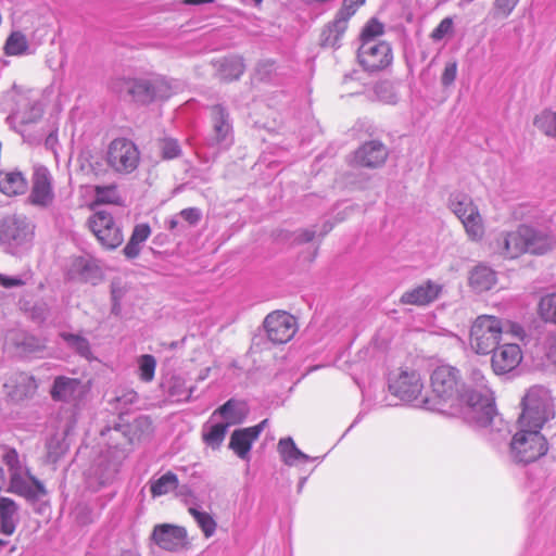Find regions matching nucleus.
I'll return each mask as SVG.
<instances>
[{"instance_id": "obj_26", "label": "nucleus", "mask_w": 556, "mask_h": 556, "mask_svg": "<svg viewBox=\"0 0 556 556\" xmlns=\"http://www.w3.org/2000/svg\"><path fill=\"white\" fill-rule=\"evenodd\" d=\"M277 451L281 462L288 467L299 466L300 464L314 460L321 462L325 458V456L312 457L305 454L296 446L291 437L281 438L277 444Z\"/></svg>"}, {"instance_id": "obj_41", "label": "nucleus", "mask_w": 556, "mask_h": 556, "mask_svg": "<svg viewBox=\"0 0 556 556\" xmlns=\"http://www.w3.org/2000/svg\"><path fill=\"white\" fill-rule=\"evenodd\" d=\"M534 125L549 137H556V112L545 110L534 118Z\"/></svg>"}, {"instance_id": "obj_14", "label": "nucleus", "mask_w": 556, "mask_h": 556, "mask_svg": "<svg viewBox=\"0 0 556 556\" xmlns=\"http://www.w3.org/2000/svg\"><path fill=\"white\" fill-rule=\"evenodd\" d=\"M431 387L435 396L453 408L463 390L458 389V370L451 366H439L431 375Z\"/></svg>"}, {"instance_id": "obj_29", "label": "nucleus", "mask_w": 556, "mask_h": 556, "mask_svg": "<svg viewBox=\"0 0 556 556\" xmlns=\"http://www.w3.org/2000/svg\"><path fill=\"white\" fill-rule=\"evenodd\" d=\"M220 80L232 81L241 77L245 70L242 58L237 55L224 56L213 61Z\"/></svg>"}, {"instance_id": "obj_54", "label": "nucleus", "mask_w": 556, "mask_h": 556, "mask_svg": "<svg viewBox=\"0 0 556 556\" xmlns=\"http://www.w3.org/2000/svg\"><path fill=\"white\" fill-rule=\"evenodd\" d=\"M177 490V496H179L186 505H188L189 507H199L198 497L188 485L178 486Z\"/></svg>"}, {"instance_id": "obj_12", "label": "nucleus", "mask_w": 556, "mask_h": 556, "mask_svg": "<svg viewBox=\"0 0 556 556\" xmlns=\"http://www.w3.org/2000/svg\"><path fill=\"white\" fill-rule=\"evenodd\" d=\"M122 466V459L116 452L102 453L92 464L86 476L87 488L93 492L111 484Z\"/></svg>"}, {"instance_id": "obj_13", "label": "nucleus", "mask_w": 556, "mask_h": 556, "mask_svg": "<svg viewBox=\"0 0 556 556\" xmlns=\"http://www.w3.org/2000/svg\"><path fill=\"white\" fill-rule=\"evenodd\" d=\"M126 88L132 100L141 104L166 100L172 96L170 86L164 78L131 79L126 83Z\"/></svg>"}, {"instance_id": "obj_16", "label": "nucleus", "mask_w": 556, "mask_h": 556, "mask_svg": "<svg viewBox=\"0 0 556 556\" xmlns=\"http://www.w3.org/2000/svg\"><path fill=\"white\" fill-rule=\"evenodd\" d=\"M54 201L53 178L43 165H35L28 202L40 208H48Z\"/></svg>"}, {"instance_id": "obj_39", "label": "nucleus", "mask_w": 556, "mask_h": 556, "mask_svg": "<svg viewBox=\"0 0 556 556\" xmlns=\"http://www.w3.org/2000/svg\"><path fill=\"white\" fill-rule=\"evenodd\" d=\"M188 511L193 517L205 538H211L214 535L217 523L208 513L202 511L199 509V507L194 506H190Z\"/></svg>"}, {"instance_id": "obj_42", "label": "nucleus", "mask_w": 556, "mask_h": 556, "mask_svg": "<svg viewBox=\"0 0 556 556\" xmlns=\"http://www.w3.org/2000/svg\"><path fill=\"white\" fill-rule=\"evenodd\" d=\"M96 202L100 204H119L121 195L116 185L96 186Z\"/></svg>"}, {"instance_id": "obj_20", "label": "nucleus", "mask_w": 556, "mask_h": 556, "mask_svg": "<svg viewBox=\"0 0 556 556\" xmlns=\"http://www.w3.org/2000/svg\"><path fill=\"white\" fill-rule=\"evenodd\" d=\"M152 540L162 549L176 552L186 545L187 531L178 526L159 525L153 530Z\"/></svg>"}, {"instance_id": "obj_57", "label": "nucleus", "mask_w": 556, "mask_h": 556, "mask_svg": "<svg viewBox=\"0 0 556 556\" xmlns=\"http://www.w3.org/2000/svg\"><path fill=\"white\" fill-rule=\"evenodd\" d=\"M142 243L130 237L129 241L125 245L123 253L128 260H134L139 256L141 252Z\"/></svg>"}, {"instance_id": "obj_49", "label": "nucleus", "mask_w": 556, "mask_h": 556, "mask_svg": "<svg viewBox=\"0 0 556 556\" xmlns=\"http://www.w3.org/2000/svg\"><path fill=\"white\" fill-rule=\"evenodd\" d=\"M457 77V62L450 61L445 64L441 75V84L444 88L452 86Z\"/></svg>"}, {"instance_id": "obj_18", "label": "nucleus", "mask_w": 556, "mask_h": 556, "mask_svg": "<svg viewBox=\"0 0 556 556\" xmlns=\"http://www.w3.org/2000/svg\"><path fill=\"white\" fill-rule=\"evenodd\" d=\"M267 424L268 419H264L255 426L235 430L230 437L229 448L232 450L239 458L249 460L252 445L258 439Z\"/></svg>"}, {"instance_id": "obj_40", "label": "nucleus", "mask_w": 556, "mask_h": 556, "mask_svg": "<svg viewBox=\"0 0 556 556\" xmlns=\"http://www.w3.org/2000/svg\"><path fill=\"white\" fill-rule=\"evenodd\" d=\"M16 345L20 349V352L27 357H37L46 349L43 340L29 334L24 336L22 341L17 342Z\"/></svg>"}, {"instance_id": "obj_38", "label": "nucleus", "mask_w": 556, "mask_h": 556, "mask_svg": "<svg viewBox=\"0 0 556 556\" xmlns=\"http://www.w3.org/2000/svg\"><path fill=\"white\" fill-rule=\"evenodd\" d=\"M61 339L65 342L66 346L73 350L79 356L90 359L92 356L91 346L87 338L77 334L71 333L67 331H62L60 333Z\"/></svg>"}, {"instance_id": "obj_30", "label": "nucleus", "mask_w": 556, "mask_h": 556, "mask_svg": "<svg viewBox=\"0 0 556 556\" xmlns=\"http://www.w3.org/2000/svg\"><path fill=\"white\" fill-rule=\"evenodd\" d=\"M248 414L247 404L242 401L230 399L213 412V418L220 417L224 424H241Z\"/></svg>"}, {"instance_id": "obj_1", "label": "nucleus", "mask_w": 556, "mask_h": 556, "mask_svg": "<svg viewBox=\"0 0 556 556\" xmlns=\"http://www.w3.org/2000/svg\"><path fill=\"white\" fill-rule=\"evenodd\" d=\"M1 458L8 466L10 472L9 490L23 496L34 507L35 513L45 515L49 511L50 505L45 500L47 489L41 481L31 475L30 470L24 466L15 448L3 447Z\"/></svg>"}, {"instance_id": "obj_53", "label": "nucleus", "mask_w": 556, "mask_h": 556, "mask_svg": "<svg viewBox=\"0 0 556 556\" xmlns=\"http://www.w3.org/2000/svg\"><path fill=\"white\" fill-rule=\"evenodd\" d=\"M489 388L481 370L472 369L470 374V383L466 384L463 390H480Z\"/></svg>"}, {"instance_id": "obj_47", "label": "nucleus", "mask_w": 556, "mask_h": 556, "mask_svg": "<svg viewBox=\"0 0 556 556\" xmlns=\"http://www.w3.org/2000/svg\"><path fill=\"white\" fill-rule=\"evenodd\" d=\"M156 368L155 357L150 354H143L138 358L139 377L144 382H150L154 378Z\"/></svg>"}, {"instance_id": "obj_7", "label": "nucleus", "mask_w": 556, "mask_h": 556, "mask_svg": "<svg viewBox=\"0 0 556 556\" xmlns=\"http://www.w3.org/2000/svg\"><path fill=\"white\" fill-rule=\"evenodd\" d=\"M503 332L502 319L491 315L478 316L470 328V346L477 354H489L498 345Z\"/></svg>"}, {"instance_id": "obj_4", "label": "nucleus", "mask_w": 556, "mask_h": 556, "mask_svg": "<svg viewBox=\"0 0 556 556\" xmlns=\"http://www.w3.org/2000/svg\"><path fill=\"white\" fill-rule=\"evenodd\" d=\"M555 415L551 392L542 387H531L521 401V414L518 427L542 429L544 424Z\"/></svg>"}, {"instance_id": "obj_36", "label": "nucleus", "mask_w": 556, "mask_h": 556, "mask_svg": "<svg viewBox=\"0 0 556 556\" xmlns=\"http://www.w3.org/2000/svg\"><path fill=\"white\" fill-rule=\"evenodd\" d=\"M29 37H7L4 52L7 55L23 56L36 52L40 42L28 40Z\"/></svg>"}, {"instance_id": "obj_58", "label": "nucleus", "mask_w": 556, "mask_h": 556, "mask_svg": "<svg viewBox=\"0 0 556 556\" xmlns=\"http://www.w3.org/2000/svg\"><path fill=\"white\" fill-rule=\"evenodd\" d=\"M142 243L130 237L129 241L125 245L123 253L128 260H134L139 256L141 252Z\"/></svg>"}, {"instance_id": "obj_64", "label": "nucleus", "mask_w": 556, "mask_h": 556, "mask_svg": "<svg viewBox=\"0 0 556 556\" xmlns=\"http://www.w3.org/2000/svg\"><path fill=\"white\" fill-rule=\"evenodd\" d=\"M215 0H182L181 3L186 5H202L213 3Z\"/></svg>"}, {"instance_id": "obj_50", "label": "nucleus", "mask_w": 556, "mask_h": 556, "mask_svg": "<svg viewBox=\"0 0 556 556\" xmlns=\"http://www.w3.org/2000/svg\"><path fill=\"white\" fill-rule=\"evenodd\" d=\"M194 387L184 389L178 382H175L169 388L170 396L176 397L178 402H189L192 397Z\"/></svg>"}, {"instance_id": "obj_63", "label": "nucleus", "mask_w": 556, "mask_h": 556, "mask_svg": "<svg viewBox=\"0 0 556 556\" xmlns=\"http://www.w3.org/2000/svg\"><path fill=\"white\" fill-rule=\"evenodd\" d=\"M180 217L177 215L172 216L167 223L166 228L170 231H176V233H182L185 231V227L180 224Z\"/></svg>"}, {"instance_id": "obj_60", "label": "nucleus", "mask_w": 556, "mask_h": 556, "mask_svg": "<svg viewBox=\"0 0 556 556\" xmlns=\"http://www.w3.org/2000/svg\"><path fill=\"white\" fill-rule=\"evenodd\" d=\"M453 18L445 17L441 21L438 27L432 31L431 35H450L453 31Z\"/></svg>"}, {"instance_id": "obj_55", "label": "nucleus", "mask_w": 556, "mask_h": 556, "mask_svg": "<svg viewBox=\"0 0 556 556\" xmlns=\"http://www.w3.org/2000/svg\"><path fill=\"white\" fill-rule=\"evenodd\" d=\"M384 33V26L383 24L378 21L376 17L370 18L364 28L362 29L359 35H383Z\"/></svg>"}, {"instance_id": "obj_32", "label": "nucleus", "mask_w": 556, "mask_h": 556, "mask_svg": "<svg viewBox=\"0 0 556 556\" xmlns=\"http://www.w3.org/2000/svg\"><path fill=\"white\" fill-rule=\"evenodd\" d=\"M527 229L530 231V235L526 236L527 252L532 254H544L552 249L554 238L547 230L528 225Z\"/></svg>"}, {"instance_id": "obj_3", "label": "nucleus", "mask_w": 556, "mask_h": 556, "mask_svg": "<svg viewBox=\"0 0 556 556\" xmlns=\"http://www.w3.org/2000/svg\"><path fill=\"white\" fill-rule=\"evenodd\" d=\"M388 388L392 395L406 404L429 410L440 409L437 403L422 394L424 382L415 369L399 368L391 371Z\"/></svg>"}, {"instance_id": "obj_51", "label": "nucleus", "mask_w": 556, "mask_h": 556, "mask_svg": "<svg viewBox=\"0 0 556 556\" xmlns=\"http://www.w3.org/2000/svg\"><path fill=\"white\" fill-rule=\"evenodd\" d=\"M178 216L189 226H195L202 218V212L198 207H187L181 210Z\"/></svg>"}, {"instance_id": "obj_5", "label": "nucleus", "mask_w": 556, "mask_h": 556, "mask_svg": "<svg viewBox=\"0 0 556 556\" xmlns=\"http://www.w3.org/2000/svg\"><path fill=\"white\" fill-rule=\"evenodd\" d=\"M34 229L26 216L8 215L0 224V244L7 253L21 256L31 248Z\"/></svg>"}, {"instance_id": "obj_28", "label": "nucleus", "mask_w": 556, "mask_h": 556, "mask_svg": "<svg viewBox=\"0 0 556 556\" xmlns=\"http://www.w3.org/2000/svg\"><path fill=\"white\" fill-rule=\"evenodd\" d=\"M366 0H343L342 8L334 20L327 25L329 35H343L348 29L349 20Z\"/></svg>"}, {"instance_id": "obj_56", "label": "nucleus", "mask_w": 556, "mask_h": 556, "mask_svg": "<svg viewBox=\"0 0 556 556\" xmlns=\"http://www.w3.org/2000/svg\"><path fill=\"white\" fill-rule=\"evenodd\" d=\"M150 235H151L150 226L146 223H142V224H137L134 227V230H132V233L130 237L143 244L148 240Z\"/></svg>"}, {"instance_id": "obj_25", "label": "nucleus", "mask_w": 556, "mask_h": 556, "mask_svg": "<svg viewBox=\"0 0 556 556\" xmlns=\"http://www.w3.org/2000/svg\"><path fill=\"white\" fill-rule=\"evenodd\" d=\"M442 288V285L427 280L425 283L404 292L401 302L417 306L428 305L439 298Z\"/></svg>"}, {"instance_id": "obj_6", "label": "nucleus", "mask_w": 556, "mask_h": 556, "mask_svg": "<svg viewBox=\"0 0 556 556\" xmlns=\"http://www.w3.org/2000/svg\"><path fill=\"white\" fill-rule=\"evenodd\" d=\"M547 441L540 429L518 427L509 442V457L516 464L527 465L547 452Z\"/></svg>"}, {"instance_id": "obj_19", "label": "nucleus", "mask_w": 556, "mask_h": 556, "mask_svg": "<svg viewBox=\"0 0 556 556\" xmlns=\"http://www.w3.org/2000/svg\"><path fill=\"white\" fill-rule=\"evenodd\" d=\"M491 365L496 375L513 371L522 361V352L516 343L497 345L492 351Z\"/></svg>"}, {"instance_id": "obj_2", "label": "nucleus", "mask_w": 556, "mask_h": 556, "mask_svg": "<svg viewBox=\"0 0 556 556\" xmlns=\"http://www.w3.org/2000/svg\"><path fill=\"white\" fill-rule=\"evenodd\" d=\"M454 407L458 408L460 418L468 426L478 430H490V433L493 434L497 414L493 392L490 388L463 390V394L458 396ZM491 440L496 441L497 437L492 435Z\"/></svg>"}, {"instance_id": "obj_34", "label": "nucleus", "mask_w": 556, "mask_h": 556, "mask_svg": "<svg viewBox=\"0 0 556 556\" xmlns=\"http://www.w3.org/2000/svg\"><path fill=\"white\" fill-rule=\"evenodd\" d=\"M28 184L18 170L0 172V192L9 197L25 193Z\"/></svg>"}, {"instance_id": "obj_8", "label": "nucleus", "mask_w": 556, "mask_h": 556, "mask_svg": "<svg viewBox=\"0 0 556 556\" xmlns=\"http://www.w3.org/2000/svg\"><path fill=\"white\" fill-rule=\"evenodd\" d=\"M211 130L205 138L206 146L218 151L228 150L235 141L232 118L223 104L210 108Z\"/></svg>"}, {"instance_id": "obj_43", "label": "nucleus", "mask_w": 556, "mask_h": 556, "mask_svg": "<svg viewBox=\"0 0 556 556\" xmlns=\"http://www.w3.org/2000/svg\"><path fill=\"white\" fill-rule=\"evenodd\" d=\"M47 459L50 463H56L67 451V444L64 438L52 435L47 441Z\"/></svg>"}, {"instance_id": "obj_11", "label": "nucleus", "mask_w": 556, "mask_h": 556, "mask_svg": "<svg viewBox=\"0 0 556 556\" xmlns=\"http://www.w3.org/2000/svg\"><path fill=\"white\" fill-rule=\"evenodd\" d=\"M106 162L116 173L130 174L139 165L140 152L131 140L116 138L109 146Z\"/></svg>"}, {"instance_id": "obj_22", "label": "nucleus", "mask_w": 556, "mask_h": 556, "mask_svg": "<svg viewBox=\"0 0 556 556\" xmlns=\"http://www.w3.org/2000/svg\"><path fill=\"white\" fill-rule=\"evenodd\" d=\"M530 231L527 229V225H521L516 231L502 233L497 239V247L507 258H516L522 253L527 252L526 236H529Z\"/></svg>"}, {"instance_id": "obj_17", "label": "nucleus", "mask_w": 556, "mask_h": 556, "mask_svg": "<svg viewBox=\"0 0 556 556\" xmlns=\"http://www.w3.org/2000/svg\"><path fill=\"white\" fill-rule=\"evenodd\" d=\"M264 328L267 338L274 344L290 341L296 331L295 318L287 312H274L266 316Z\"/></svg>"}, {"instance_id": "obj_44", "label": "nucleus", "mask_w": 556, "mask_h": 556, "mask_svg": "<svg viewBox=\"0 0 556 556\" xmlns=\"http://www.w3.org/2000/svg\"><path fill=\"white\" fill-rule=\"evenodd\" d=\"M159 150L163 160H174L182 153L179 141L172 137L162 138L159 141Z\"/></svg>"}, {"instance_id": "obj_61", "label": "nucleus", "mask_w": 556, "mask_h": 556, "mask_svg": "<svg viewBox=\"0 0 556 556\" xmlns=\"http://www.w3.org/2000/svg\"><path fill=\"white\" fill-rule=\"evenodd\" d=\"M294 235H295V238H294L295 242L306 243V242L312 241L315 238L316 231L314 229H301V230L296 231Z\"/></svg>"}, {"instance_id": "obj_15", "label": "nucleus", "mask_w": 556, "mask_h": 556, "mask_svg": "<svg viewBox=\"0 0 556 556\" xmlns=\"http://www.w3.org/2000/svg\"><path fill=\"white\" fill-rule=\"evenodd\" d=\"M89 226L99 242L109 250L116 249L124 240L122 229L106 210L94 212L89 218Z\"/></svg>"}, {"instance_id": "obj_45", "label": "nucleus", "mask_w": 556, "mask_h": 556, "mask_svg": "<svg viewBox=\"0 0 556 556\" xmlns=\"http://www.w3.org/2000/svg\"><path fill=\"white\" fill-rule=\"evenodd\" d=\"M276 64L274 61L270 60H264L257 63L253 78L255 80L260 81H270L276 83L277 81V73H276Z\"/></svg>"}, {"instance_id": "obj_37", "label": "nucleus", "mask_w": 556, "mask_h": 556, "mask_svg": "<svg viewBox=\"0 0 556 556\" xmlns=\"http://www.w3.org/2000/svg\"><path fill=\"white\" fill-rule=\"evenodd\" d=\"M179 480L176 473L167 471L160 478L150 480V492L152 497H160L168 494L170 491L177 490Z\"/></svg>"}, {"instance_id": "obj_33", "label": "nucleus", "mask_w": 556, "mask_h": 556, "mask_svg": "<svg viewBox=\"0 0 556 556\" xmlns=\"http://www.w3.org/2000/svg\"><path fill=\"white\" fill-rule=\"evenodd\" d=\"M496 281V273L489 266L480 264L470 271L469 285L476 292L491 290Z\"/></svg>"}, {"instance_id": "obj_23", "label": "nucleus", "mask_w": 556, "mask_h": 556, "mask_svg": "<svg viewBox=\"0 0 556 556\" xmlns=\"http://www.w3.org/2000/svg\"><path fill=\"white\" fill-rule=\"evenodd\" d=\"M38 384L34 376L26 372L14 374L4 383L7 395L14 402L23 401L35 394Z\"/></svg>"}, {"instance_id": "obj_48", "label": "nucleus", "mask_w": 556, "mask_h": 556, "mask_svg": "<svg viewBox=\"0 0 556 556\" xmlns=\"http://www.w3.org/2000/svg\"><path fill=\"white\" fill-rule=\"evenodd\" d=\"M29 278H30L29 273H25L21 276H15V277L0 274V286L5 289L22 287V286L26 285V282L29 280Z\"/></svg>"}, {"instance_id": "obj_35", "label": "nucleus", "mask_w": 556, "mask_h": 556, "mask_svg": "<svg viewBox=\"0 0 556 556\" xmlns=\"http://www.w3.org/2000/svg\"><path fill=\"white\" fill-rule=\"evenodd\" d=\"M70 275L73 279L94 285L99 279V268L91 261L79 256L72 262Z\"/></svg>"}, {"instance_id": "obj_46", "label": "nucleus", "mask_w": 556, "mask_h": 556, "mask_svg": "<svg viewBox=\"0 0 556 556\" xmlns=\"http://www.w3.org/2000/svg\"><path fill=\"white\" fill-rule=\"evenodd\" d=\"M539 312L546 323L556 325V293L546 294L541 299Z\"/></svg>"}, {"instance_id": "obj_27", "label": "nucleus", "mask_w": 556, "mask_h": 556, "mask_svg": "<svg viewBox=\"0 0 556 556\" xmlns=\"http://www.w3.org/2000/svg\"><path fill=\"white\" fill-rule=\"evenodd\" d=\"M20 521V506L10 497H0V533L12 535Z\"/></svg>"}, {"instance_id": "obj_9", "label": "nucleus", "mask_w": 556, "mask_h": 556, "mask_svg": "<svg viewBox=\"0 0 556 556\" xmlns=\"http://www.w3.org/2000/svg\"><path fill=\"white\" fill-rule=\"evenodd\" d=\"M450 207L459 218L471 240L477 241L483 237L484 227L482 218L468 194L462 192L452 193L450 197Z\"/></svg>"}, {"instance_id": "obj_59", "label": "nucleus", "mask_w": 556, "mask_h": 556, "mask_svg": "<svg viewBox=\"0 0 556 556\" xmlns=\"http://www.w3.org/2000/svg\"><path fill=\"white\" fill-rule=\"evenodd\" d=\"M519 0H495V8L496 11L502 14L503 16H508Z\"/></svg>"}, {"instance_id": "obj_31", "label": "nucleus", "mask_w": 556, "mask_h": 556, "mask_svg": "<svg viewBox=\"0 0 556 556\" xmlns=\"http://www.w3.org/2000/svg\"><path fill=\"white\" fill-rule=\"evenodd\" d=\"M229 428V424L215 421L213 414L210 419L202 426L203 443L213 451L219 450Z\"/></svg>"}, {"instance_id": "obj_21", "label": "nucleus", "mask_w": 556, "mask_h": 556, "mask_svg": "<svg viewBox=\"0 0 556 556\" xmlns=\"http://www.w3.org/2000/svg\"><path fill=\"white\" fill-rule=\"evenodd\" d=\"M84 394V386L77 378L58 376L54 378L50 395L55 402L75 404Z\"/></svg>"}, {"instance_id": "obj_52", "label": "nucleus", "mask_w": 556, "mask_h": 556, "mask_svg": "<svg viewBox=\"0 0 556 556\" xmlns=\"http://www.w3.org/2000/svg\"><path fill=\"white\" fill-rule=\"evenodd\" d=\"M91 513V509L86 504H77L73 511L75 520L81 526L92 522Z\"/></svg>"}, {"instance_id": "obj_24", "label": "nucleus", "mask_w": 556, "mask_h": 556, "mask_svg": "<svg viewBox=\"0 0 556 556\" xmlns=\"http://www.w3.org/2000/svg\"><path fill=\"white\" fill-rule=\"evenodd\" d=\"M387 156L386 146L378 140H371L355 151L354 163L364 167H378L384 163Z\"/></svg>"}, {"instance_id": "obj_62", "label": "nucleus", "mask_w": 556, "mask_h": 556, "mask_svg": "<svg viewBox=\"0 0 556 556\" xmlns=\"http://www.w3.org/2000/svg\"><path fill=\"white\" fill-rule=\"evenodd\" d=\"M116 400L122 405H132L138 401V393L134 390H127L122 395L117 396Z\"/></svg>"}, {"instance_id": "obj_10", "label": "nucleus", "mask_w": 556, "mask_h": 556, "mask_svg": "<svg viewBox=\"0 0 556 556\" xmlns=\"http://www.w3.org/2000/svg\"><path fill=\"white\" fill-rule=\"evenodd\" d=\"M357 50L359 64L367 72H376L387 67L392 61V50L388 42L379 37H361Z\"/></svg>"}]
</instances>
